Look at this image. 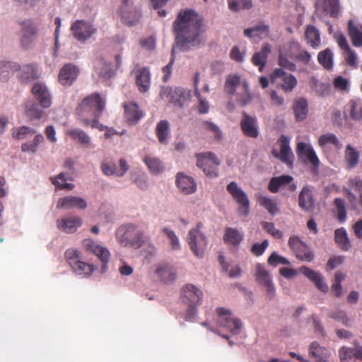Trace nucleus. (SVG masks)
Instances as JSON below:
<instances>
[{
  "label": "nucleus",
  "mask_w": 362,
  "mask_h": 362,
  "mask_svg": "<svg viewBox=\"0 0 362 362\" xmlns=\"http://www.w3.org/2000/svg\"><path fill=\"white\" fill-rule=\"evenodd\" d=\"M334 240L340 248L344 251H347L351 247L346 231L344 228L335 230Z\"/></svg>",
  "instance_id": "48"
},
{
  "label": "nucleus",
  "mask_w": 362,
  "mask_h": 362,
  "mask_svg": "<svg viewBox=\"0 0 362 362\" xmlns=\"http://www.w3.org/2000/svg\"><path fill=\"white\" fill-rule=\"evenodd\" d=\"M271 52V47L269 44L263 45L259 52H255L252 58V62L255 66H259V70L262 71L267 63L269 54Z\"/></svg>",
  "instance_id": "38"
},
{
  "label": "nucleus",
  "mask_w": 362,
  "mask_h": 362,
  "mask_svg": "<svg viewBox=\"0 0 362 362\" xmlns=\"http://www.w3.org/2000/svg\"><path fill=\"white\" fill-rule=\"evenodd\" d=\"M105 107V99L94 93L85 97L76 109V115L84 126L98 127V119Z\"/></svg>",
  "instance_id": "2"
},
{
  "label": "nucleus",
  "mask_w": 362,
  "mask_h": 362,
  "mask_svg": "<svg viewBox=\"0 0 362 362\" xmlns=\"http://www.w3.org/2000/svg\"><path fill=\"white\" fill-rule=\"evenodd\" d=\"M294 56L291 52V45L283 46L279 50V64L289 71L293 70Z\"/></svg>",
  "instance_id": "32"
},
{
  "label": "nucleus",
  "mask_w": 362,
  "mask_h": 362,
  "mask_svg": "<svg viewBox=\"0 0 362 362\" xmlns=\"http://www.w3.org/2000/svg\"><path fill=\"white\" fill-rule=\"evenodd\" d=\"M271 81L280 86L286 91L292 90L294 87V77L283 69H276L271 74Z\"/></svg>",
  "instance_id": "20"
},
{
  "label": "nucleus",
  "mask_w": 362,
  "mask_h": 362,
  "mask_svg": "<svg viewBox=\"0 0 362 362\" xmlns=\"http://www.w3.org/2000/svg\"><path fill=\"white\" fill-rule=\"evenodd\" d=\"M20 69V65L16 62H0V78L6 80L11 74H14Z\"/></svg>",
  "instance_id": "47"
},
{
  "label": "nucleus",
  "mask_w": 362,
  "mask_h": 362,
  "mask_svg": "<svg viewBox=\"0 0 362 362\" xmlns=\"http://www.w3.org/2000/svg\"><path fill=\"white\" fill-rule=\"evenodd\" d=\"M262 228L269 235L275 238H281L283 236L282 232L275 228L273 223L264 221L262 223Z\"/></svg>",
  "instance_id": "62"
},
{
  "label": "nucleus",
  "mask_w": 362,
  "mask_h": 362,
  "mask_svg": "<svg viewBox=\"0 0 362 362\" xmlns=\"http://www.w3.org/2000/svg\"><path fill=\"white\" fill-rule=\"evenodd\" d=\"M160 95L162 99L179 107H182L189 98V93L178 87H163Z\"/></svg>",
  "instance_id": "11"
},
{
  "label": "nucleus",
  "mask_w": 362,
  "mask_h": 362,
  "mask_svg": "<svg viewBox=\"0 0 362 362\" xmlns=\"http://www.w3.org/2000/svg\"><path fill=\"white\" fill-rule=\"evenodd\" d=\"M197 165L202 169L205 175L209 178H215L218 175L220 160L211 152L201 153L196 155Z\"/></svg>",
  "instance_id": "7"
},
{
  "label": "nucleus",
  "mask_w": 362,
  "mask_h": 362,
  "mask_svg": "<svg viewBox=\"0 0 362 362\" xmlns=\"http://www.w3.org/2000/svg\"><path fill=\"white\" fill-rule=\"evenodd\" d=\"M177 46L187 50L189 45L200 43V35L203 32V19L192 9L182 10L173 23Z\"/></svg>",
  "instance_id": "1"
},
{
  "label": "nucleus",
  "mask_w": 362,
  "mask_h": 362,
  "mask_svg": "<svg viewBox=\"0 0 362 362\" xmlns=\"http://www.w3.org/2000/svg\"><path fill=\"white\" fill-rule=\"evenodd\" d=\"M124 117L130 124H136L143 117V112L134 103H124Z\"/></svg>",
  "instance_id": "30"
},
{
  "label": "nucleus",
  "mask_w": 362,
  "mask_h": 362,
  "mask_svg": "<svg viewBox=\"0 0 362 362\" xmlns=\"http://www.w3.org/2000/svg\"><path fill=\"white\" fill-rule=\"evenodd\" d=\"M43 141V136L41 134H37L35 135L33 141L23 144L21 146V150L23 152H31L35 153L37 151L38 146Z\"/></svg>",
  "instance_id": "56"
},
{
  "label": "nucleus",
  "mask_w": 362,
  "mask_h": 362,
  "mask_svg": "<svg viewBox=\"0 0 362 362\" xmlns=\"http://www.w3.org/2000/svg\"><path fill=\"white\" fill-rule=\"evenodd\" d=\"M309 112L308 102L305 98L296 100V122L305 120Z\"/></svg>",
  "instance_id": "43"
},
{
  "label": "nucleus",
  "mask_w": 362,
  "mask_h": 362,
  "mask_svg": "<svg viewBox=\"0 0 362 362\" xmlns=\"http://www.w3.org/2000/svg\"><path fill=\"white\" fill-rule=\"evenodd\" d=\"M305 37L307 43L313 48L319 47L321 44L320 32L313 25H309L307 26L305 32Z\"/></svg>",
  "instance_id": "42"
},
{
  "label": "nucleus",
  "mask_w": 362,
  "mask_h": 362,
  "mask_svg": "<svg viewBox=\"0 0 362 362\" xmlns=\"http://www.w3.org/2000/svg\"><path fill=\"white\" fill-rule=\"evenodd\" d=\"M52 184L59 189H69L71 190L74 189V185L72 183L66 182V178L65 174L61 173L54 177H51Z\"/></svg>",
  "instance_id": "57"
},
{
  "label": "nucleus",
  "mask_w": 362,
  "mask_h": 362,
  "mask_svg": "<svg viewBox=\"0 0 362 362\" xmlns=\"http://www.w3.org/2000/svg\"><path fill=\"white\" fill-rule=\"evenodd\" d=\"M227 3L229 10L232 12L248 10L252 6L251 0H227Z\"/></svg>",
  "instance_id": "51"
},
{
  "label": "nucleus",
  "mask_w": 362,
  "mask_h": 362,
  "mask_svg": "<svg viewBox=\"0 0 362 362\" xmlns=\"http://www.w3.org/2000/svg\"><path fill=\"white\" fill-rule=\"evenodd\" d=\"M311 60V55L308 51L303 49H296V64L300 63L303 65H308Z\"/></svg>",
  "instance_id": "61"
},
{
  "label": "nucleus",
  "mask_w": 362,
  "mask_h": 362,
  "mask_svg": "<svg viewBox=\"0 0 362 362\" xmlns=\"http://www.w3.org/2000/svg\"><path fill=\"white\" fill-rule=\"evenodd\" d=\"M223 239L225 243L238 247L242 242L243 235L238 230L227 227L225 228Z\"/></svg>",
  "instance_id": "39"
},
{
  "label": "nucleus",
  "mask_w": 362,
  "mask_h": 362,
  "mask_svg": "<svg viewBox=\"0 0 362 362\" xmlns=\"http://www.w3.org/2000/svg\"><path fill=\"white\" fill-rule=\"evenodd\" d=\"M79 69L74 64H66L62 66L59 74V81L64 86H70L76 79Z\"/></svg>",
  "instance_id": "22"
},
{
  "label": "nucleus",
  "mask_w": 362,
  "mask_h": 362,
  "mask_svg": "<svg viewBox=\"0 0 362 362\" xmlns=\"http://www.w3.org/2000/svg\"><path fill=\"white\" fill-rule=\"evenodd\" d=\"M334 204L336 207L334 211L336 214V218L341 223L345 222L347 217V213L344 200L341 198H336L334 200Z\"/></svg>",
  "instance_id": "52"
},
{
  "label": "nucleus",
  "mask_w": 362,
  "mask_h": 362,
  "mask_svg": "<svg viewBox=\"0 0 362 362\" xmlns=\"http://www.w3.org/2000/svg\"><path fill=\"white\" fill-rule=\"evenodd\" d=\"M240 127L245 136L251 138H257L258 136L259 132L256 118L250 117L245 112L243 114Z\"/></svg>",
  "instance_id": "27"
},
{
  "label": "nucleus",
  "mask_w": 362,
  "mask_h": 362,
  "mask_svg": "<svg viewBox=\"0 0 362 362\" xmlns=\"http://www.w3.org/2000/svg\"><path fill=\"white\" fill-rule=\"evenodd\" d=\"M348 34L354 47H362V25L355 23L353 20H349Z\"/></svg>",
  "instance_id": "34"
},
{
  "label": "nucleus",
  "mask_w": 362,
  "mask_h": 362,
  "mask_svg": "<svg viewBox=\"0 0 362 362\" xmlns=\"http://www.w3.org/2000/svg\"><path fill=\"white\" fill-rule=\"evenodd\" d=\"M21 44L23 49L30 48L37 39V28L30 21L23 22Z\"/></svg>",
  "instance_id": "19"
},
{
  "label": "nucleus",
  "mask_w": 362,
  "mask_h": 362,
  "mask_svg": "<svg viewBox=\"0 0 362 362\" xmlns=\"http://www.w3.org/2000/svg\"><path fill=\"white\" fill-rule=\"evenodd\" d=\"M258 203L263 207H264L269 214L272 215L276 214L279 209L276 206V204L274 199L270 197L259 195L257 198Z\"/></svg>",
  "instance_id": "55"
},
{
  "label": "nucleus",
  "mask_w": 362,
  "mask_h": 362,
  "mask_svg": "<svg viewBox=\"0 0 362 362\" xmlns=\"http://www.w3.org/2000/svg\"><path fill=\"white\" fill-rule=\"evenodd\" d=\"M356 351L348 346H342L339 350V356L341 362H354V358L360 360V358L356 356Z\"/></svg>",
  "instance_id": "54"
},
{
  "label": "nucleus",
  "mask_w": 362,
  "mask_h": 362,
  "mask_svg": "<svg viewBox=\"0 0 362 362\" xmlns=\"http://www.w3.org/2000/svg\"><path fill=\"white\" fill-rule=\"evenodd\" d=\"M18 71H19L18 77L23 83H28L38 78L37 66L33 64L20 66Z\"/></svg>",
  "instance_id": "36"
},
{
  "label": "nucleus",
  "mask_w": 362,
  "mask_h": 362,
  "mask_svg": "<svg viewBox=\"0 0 362 362\" xmlns=\"http://www.w3.org/2000/svg\"><path fill=\"white\" fill-rule=\"evenodd\" d=\"M268 264L273 267H276L279 265H289V261L284 257L283 256L279 255L277 252H272L268 258Z\"/></svg>",
  "instance_id": "59"
},
{
  "label": "nucleus",
  "mask_w": 362,
  "mask_h": 362,
  "mask_svg": "<svg viewBox=\"0 0 362 362\" xmlns=\"http://www.w3.org/2000/svg\"><path fill=\"white\" fill-rule=\"evenodd\" d=\"M318 62L327 70L333 67V54L330 49L327 48L319 52L317 56Z\"/></svg>",
  "instance_id": "50"
},
{
  "label": "nucleus",
  "mask_w": 362,
  "mask_h": 362,
  "mask_svg": "<svg viewBox=\"0 0 362 362\" xmlns=\"http://www.w3.org/2000/svg\"><path fill=\"white\" fill-rule=\"evenodd\" d=\"M277 144L279 146L280 151H278L276 148H273L272 151V156L285 163H289V156L291 154L289 139L284 135H281Z\"/></svg>",
  "instance_id": "23"
},
{
  "label": "nucleus",
  "mask_w": 362,
  "mask_h": 362,
  "mask_svg": "<svg viewBox=\"0 0 362 362\" xmlns=\"http://www.w3.org/2000/svg\"><path fill=\"white\" fill-rule=\"evenodd\" d=\"M83 245L85 249L97 256L103 263L102 272L107 270V264L109 262L110 253L109 250L103 246L97 245L90 239L84 240Z\"/></svg>",
  "instance_id": "17"
},
{
  "label": "nucleus",
  "mask_w": 362,
  "mask_h": 362,
  "mask_svg": "<svg viewBox=\"0 0 362 362\" xmlns=\"http://www.w3.org/2000/svg\"><path fill=\"white\" fill-rule=\"evenodd\" d=\"M136 84L141 93L148 90L151 84V73L147 67H139L135 69Z\"/></svg>",
  "instance_id": "25"
},
{
  "label": "nucleus",
  "mask_w": 362,
  "mask_h": 362,
  "mask_svg": "<svg viewBox=\"0 0 362 362\" xmlns=\"http://www.w3.org/2000/svg\"><path fill=\"white\" fill-rule=\"evenodd\" d=\"M117 242L123 247L139 249L150 241L148 233L140 226L128 223L119 226L116 232Z\"/></svg>",
  "instance_id": "3"
},
{
  "label": "nucleus",
  "mask_w": 362,
  "mask_h": 362,
  "mask_svg": "<svg viewBox=\"0 0 362 362\" xmlns=\"http://www.w3.org/2000/svg\"><path fill=\"white\" fill-rule=\"evenodd\" d=\"M315 7L319 15L329 16L334 18H338L340 15L339 0H317Z\"/></svg>",
  "instance_id": "16"
},
{
  "label": "nucleus",
  "mask_w": 362,
  "mask_h": 362,
  "mask_svg": "<svg viewBox=\"0 0 362 362\" xmlns=\"http://www.w3.org/2000/svg\"><path fill=\"white\" fill-rule=\"evenodd\" d=\"M66 135L82 145L88 146L90 143V137L80 129L68 130L66 132Z\"/></svg>",
  "instance_id": "46"
},
{
  "label": "nucleus",
  "mask_w": 362,
  "mask_h": 362,
  "mask_svg": "<svg viewBox=\"0 0 362 362\" xmlns=\"http://www.w3.org/2000/svg\"><path fill=\"white\" fill-rule=\"evenodd\" d=\"M202 226L201 223L197 225L195 228L190 230L187 235V243L192 252L198 257L203 256L204 251L207 245L205 235L199 231Z\"/></svg>",
  "instance_id": "10"
},
{
  "label": "nucleus",
  "mask_w": 362,
  "mask_h": 362,
  "mask_svg": "<svg viewBox=\"0 0 362 362\" xmlns=\"http://www.w3.org/2000/svg\"><path fill=\"white\" fill-rule=\"evenodd\" d=\"M162 231L165 234V235L168 237V238L170 241V245L171 248L174 250H177L180 248V244L179 239L175 232L165 227L162 229Z\"/></svg>",
  "instance_id": "60"
},
{
  "label": "nucleus",
  "mask_w": 362,
  "mask_h": 362,
  "mask_svg": "<svg viewBox=\"0 0 362 362\" xmlns=\"http://www.w3.org/2000/svg\"><path fill=\"white\" fill-rule=\"evenodd\" d=\"M129 166L124 158H120L119 165L112 161H103L101 164V170L107 176H123L129 170Z\"/></svg>",
  "instance_id": "18"
},
{
  "label": "nucleus",
  "mask_w": 362,
  "mask_h": 362,
  "mask_svg": "<svg viewBox=\"0 0 362 362\" xmlns=\"http://www.w3.org/2000/svg\"><path fill=\"white\" fill-rule=\"evenodd\" d=\"M296 151L299 161L304 165H310L311 171L314 174H317L320 161L311 144L298 142L296 146Z\"/></svg>",
  "instance_id": "8"
},
{
  "label": "nucleus",
  "mask_w": 362,
  "mask_h": 362,
  "mask_svg": "<svg viewBox=\"0 0 362 362\" xmlns=\"http://www.w3.org/2000/svg\"><path fill=\"white\" fill-rule=\"evenodd\" d=\"M176 185L180 191L185 194H193L197 190V184L194 180L182 173H178L176 175Z\"/></svg>",
  "instance_id": "24"
},
{
  "label": "nucleus",
  "mask_w": 362,
  "mask_h": 362,
  "mask_svg": "<svg viewBox=\"0 0 362 362\" xmlns=\"http://www.w3.org/2000/svg\"><path fill=\"white\" fill-rule=\"evenodd\" d=\"M117 13L122 22L128 26L136 25L141 18L140 11L134 6L131 0H122V4Z\"/></svg>",
  "instance_id": "14"
},
{
  "label": "nucleus",
  "mask_w": 362,
  "mask_h": 362,
  "mask_svg": "<svg viewBox=\"0 0 362 362\" xmlns=\"http://www.w3.org/2000/svg\"><path fill=\"white\" fill-rule=\"evenodd\" d=\"M36 130L29 127L22 126L20 127L14 128L13 129V137L16 139L20 140L26 138L29 134H35Z\"/></svg>",
  "instance_id": "58"
},
{
  "label": "nucleus",
  "mask_w": 362,
  "mask_h": 362,
  "mask_svg": "<svg viewBox=\"0 0 362 362\" xmlns=\"http://www.w3.org/2000/svg\"><path fill=\"white\" fill-rule=\"evenodd\" d=\"M74 37L79 42H85L97 32L94 25L85 20H76L71 25Z\"/></svg>",
  "instance_id": "12"
},
{
  "label": "nucleus",
  "mask_w": 362,
  "mask_h": 362,
  "mask_svg": "<svg viewBox=\"0 0 362 362\" xmlns=\"http://www.w3.org/2000/svg\"><path fill=\"white\" fill-rule=\"evenodd\" d=\"M156 274L164 282H172L176 278V274L173 267L168 264H161L158 267Z\"/></svg>",
  "instance_id": "44"
},
{
  "label": "nucleus",
  "mask_w": 362,
  "mask_h": 362,
  "mask_svg": "<svg viewBox=\"0 0 362 362\" xmlns=\"http://www.w3.org/2000/svg\"><path fill=\"white\" fill-rule=\"evenodd\" d=\"M74 207L84 209L87 207V202L84 199L81 197L66 196L59 199L57 204V209H69Z\"/></svg>",
  "instance_id": "26"
},
{
  "label": "nucleus",
  "mask_w": 362,
  "mask_h": 362,
  "mask_svg": "<svg viewBox=\"0 0 362 362\" xmlns=\"http://www.w3.org/2000/svg\"><path fill=\"white\" fill-rule=\"evenodd\" d=\"M359 153L350 144H348L345 150V160L349 168H352L358 163Z\"/></svg>",
  "instance_id": "53"
},
{
  "label": "nucleus",
  "mask_w": 362,
  "mask_h": 362,
  "mask_svg": "<svg viewBox=\"0 0 362 362\" xmlns=\"http://www.w3.org/2000/svg\"><path fill=\"white\" fill-rule=\"evenodd\" d=\"M65 257L74 272L78 275L90 276L95 271L93 264L81 260L80 252L76 249H68L65 252Z\"/></svg>",
  "instance_id": "6"
},
{
  "label": "nucleus",
  "mask_w": 362,
  "mask_h": 362,
  "mask_svg": "<svg viewBox=\"0 0 362 362\" xmlns=\"http://www.w3.org/2000/svg\"><path fill=\"white\" fill-rule=\"evenodd\" d=\"M327 144L333 145L337 149H341L342 145L337 136L332 133L322 134L318 139V145L323 147Z\"/></svg>",
  "instance_id": "49"
},
{
  "label": "nucleus",
  "mask_w": 362,
  "mask_h": 362,
  "mask_svg": "<svg viewBox=\"0 0 362 362\" xmlns=\"http://www.w3.org/2000/svg\"><path fill=\"white\" fill-rule=\"evenodd\" d=\"M224 90L230 97L235 95L237 103L242 107L249 105L253 100L248 83L245 80L241 81L240 77L238 75L228 76Z\"/></svg>",
  "instance_id": "4"
},
{
  "label": "nucleus",
  "mask_w": 362,
  "mask_h": 362,
  "mask_svg": "<svg viewBox=\"0 0 362 362\" xmlns=\"http://www.w3.org/2000/svg\"><path fill=\"white\" fill-rule=\"evenodd\" d=\"M24 106L25 114L30 120L40 119L44 115V111L33 100L25 102Z\"/></svg>",
  "instance_id": "41"
},
{
  "label": "nucleus",
  "mask_w": 362,
  "mask_h": 362,
  "mask_svg": "<svg viewBox=\"0 0 362 362\" xmlns=\"http://www.w3.org/2000/svg\"><path fill=\"white\" fill-rule=\"evenodd\" d=\"M216 313L218 315L217 323L220 327L227 329L235 335L240 333L242 322L239 319L233 317L229 310L224 308H218Z\"/></svg>",
  "instance_id": "13"
},
{
  "label": "nucleus",
  "mask_w": 362,
  "mask_h": 362,
  "mask_svg": "<svg viewBox=\"0 0 362 362\" xmlns=\"http://www.w3.org/2000/svg\"><path fill=\"white\" fill-rule=\"evenodd\" d=\"M346 111L353 120L362 119V100L358 98L351 99L346 105Z\"/></svg>",
  "instance_id": "35"
},
{
  "label": "nucleus",
  "mask_w": 362,
  "mask_h": 362,
  "mask_svg": "<svg viewBox=\"0 0 362 362\" xmlns=\"http://www.w3.org/2000/svg\"><path fill=\"white\" fill-rule=\"evenodd\" d=\"M309 354L315 362H329L331 352L324 346H321L318 342L313 341L309 346Z\"/></svg>",
  "instance_id": "29"
},
{
  "label": "nucleus",
  "mask_w": 362,
  "mask_h": 362,
  "mask_svg": "<svg viewBox=\"0 0 362 362\" xmlns=\"http://www.w3.org/2000/svg\"><path fill=\"white\" fill-rule=\"evenodd\" d=\"M268 246L269 241L267 240H264L262 243H255L252 246L250 251L255 256L259 257L263 255Z\"/></svg>",
  "instance_id": "64"
},
{
  "label": "nucleus",
  "mask_w": 362,
  "mask_h": 362,
  "mask_svg": "<svg viewBox=\"0 0 362 362\" xmlns=\"http://www.w3.org/2000/svg\"><path fill=\"white\" fill-rule=\"evenodd\" d=\"M58 228L66 233H73L81 226L82 220L80 217H69L59 219L57 221Z\"/></svg>",
  "instance_id": "31"
},
{
  "label": "nucleus",
  "mask_w": 362,
  "mask_h": 362,
  "mask_svg": "<svg viewBox=\"0 0 362 362\" xmlns=\"http://www.w3.org/2000/svg\"><path fill=\"white\" fill-rule=\"evenodd\" d=\"M305 276L313 281L316 287L322 292L326 293L328 291V286L325 283L322 275L314 270H312L306 267H302L299 269Z\"/></svg>",
  "instance_id": "28"
},
{
  "label": "nucleus",
  "mask_w": 362,
  "mask_h": 362,
  "mask_svg": "<svg viewBox=\"0 0 362 362\" xmlns=\"http://www.w3.org/2000/svg\"><path fill=\"white\" fill-rule=\"evenodd\" d=\"M32 93L42 108H49L52 104V95L47 86L42 83H35L32 88Z\"/></svg>",
  "instance_id": "21"
},
{
  "label": "nucleus",
  "mask_w": 362,
  "mask_h": 362,
  "mask_svg": "<svg viewBox=\"0 0 362 362\" xmlns=\"http://www.w3.org/2000/svg\"><path fill=\"white\" fill-rule=\"evenodd\" d=\"M296 257L306 262H311L314 258V255L309 247L297 237H296Z\"/></svg>",
  "instance_id": "40"
},
{
  "label": "nucleus",
  "mask_w": 362,
  "mask_h": 362,
  "mask_svg": "<svg viewBox=\"0 0 362 362\" xmlns=\"http://www.w3.org/2000/svg\"><path fill=\"white\" fill-rule=\"evenodd\" d=\"M255 276L258 284L265 288L268 297L272 298L275 295V287L269 272L262 264L255 265Z\"/></svg>",
  "instance_id": "15"
},
{
  "label": "nucleus",
  "mask_w": 362,
  "mask_h": 362,
  "mask_svg": "<svg viewBox=\"0 0 362 362\" xmlns=\"http://www.w3.org/2000/svg\"><path fill=\"white\" fill-rule=\"evenodd\" d=\"M143 161L152 174L157 175L164 170V166L158 158L146 156Z\"/></svg>",
  "instance_id": "45"
},
{
  "label": "nucleus",
  "mask_w": 362,
  "mask_h": 362,
  "mask_svg": "<svg viewBox=\"0 0 362 362\" xmlns=\"http://www.w3.org/2000/svg\"><path fill=\"white\" fill-rule=\"evenodd\" d=\"M170 122L166 120H160L156 127V135L159 143L166 145L168 144V138L170 136Z\"/></svg>",
  "instance_id": "37"
},
{
  "label": "nucleus",
  "mask_w": 362,
  "mask_h": 362,
  "mask_svg": "<svg viewBox=\"0 0 362 362\" xmlns=\"http://www.w3.org/2000/svg\"><path fill=\"white\" fill-rule=\"evenodd\" d=\"M309 86L311 89L315 90L316 92L322 95L324 92L327 89V86L324 83H321L315 76H311L309 78Z\"/></svg>",
  "instance_id": "63"
},
{
  "label": "nucleus",
  "mask_w": 362,
  "mask_h": 362,
  "mask_svg": "<svg viewBox=\"0 0 362 362\" xmlns=\"http://www.w3.org/2000/svg\"><path fill=\"white\" fill-rule=\"evenodd\" d=\"M226 189L238 204L237 211L240 216L246 217L250 214V201L247 194L235 182H230Z\"/></svg>",
  "instance_id": "9"
},
{
  "label": "nucleus",
  "mask_w": 362,
  "mask_h": 362,
  "mask_svg": "<svg viewBox=\"0 0 362 362\" xmlns=\"http://www.w3.org/2000/svg\"><path fill=\"white\" fill-rule=\"evenodd\" d=\"M202 298V291L193 284H188L182 288L180 298L188 306L185 317L186 321H192L195 317L197 306L201 305Z\"/></svg>",
  "instance_id": "5"
},
{
  "label": "nucleus",
  "mask_w": 362,
  "mask_h": 362,
  "mask_svg": "<svg viewBox=\"0 0 362 362\" xmlns=\"http://www.w3.org/2000/svg\"><path fill=\"white\" fill-rule=\"evenodd\" d=\"M299 206L306 212H310L314 209V199L312 190L308 187L303 188L298 197Z\"/></svg>",
  "instance_id": "33"
}]
</instances>
